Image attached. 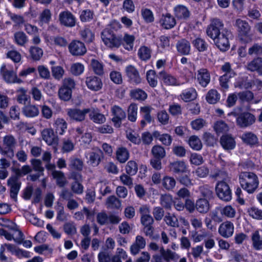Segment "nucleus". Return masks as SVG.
<instances>
[{
    "label": "nucleus",
    "instance_id": "obj_1",
    "mask_svg": "<svg viewBox=\"0 0 262 262\" xmlns=\"http://www.w3.org/2000/svg\"><path fill=\"white\" fill-rule=\"evenodd\" d=\"M239 179L241 187L250 194L253 193L258 186V178L253 172H242Z\"/></svg>",
    "mask_w": 262,
    "mask_h": 262
},
{
    "label": "nucleus",
    "instance_id": "obj_2",
    "mask_svg": "<svg viewBox=\"0 0 262 262\" xmlns=\"http://www.w3.org/2000/svg\"><path fill=\"white\" fill-rule=\"evenodd\" d=\"M76 83L74 79L68 77L63 79L62 85L58 91L59 99L68 101L72 98V91L75 88Z\"/></svg>",
    "mask_w": 262,
    "mask_h": 262
},
{
    "label": "nucleus",
    "instance_id": "obj_3",
    "mask_svg": "<svg viewBox=\"0 0 262 262\" xmlns=\"http://www.w3.org/2000/svg\"><path fill=\"white\" fill-rule=\"evenodd\" d=\"M223 21L218 18H213L210 20V23L206 29L207 35L211 38H215L221 34L223 30H227L224 28Z\"/></svg>",
    "mask_w": 262,
    "mask_h": 262
},
{
    "label": "nucleus",
    "instance_id": "obj_4",
    "mask_svg": "<svg viewBox=\"0 0 262 262\" xmlns=\"http://www.w3.org/2000/svg\"><path fill=\"white\" fill-rule=\"evenodd\" d=\"M231 32L228 30H223L221 34L212 38L216 46L222 52L227 51L230 48L229 37Z\"/></svg>",
    "mask_w": 262,
    "mask_h": 262
},
{
    "label": "nucleus",
    "instance_id": "obj_5",
    "mask_svg": "<svg viewBox=\"0 0 262 262\" xmlns=\"http://www.w3.org/2000/svg\"><path fill=\"white\" fill-rule=\"evenodd\" d=\"M3 141L5 148H3V152H0V153L10 158H12L14 156V148L17 143L16 139L13 136L9 135L5 136Z\"/></svg>",
    "mask_w": 262,
    "mask_h": 262
},
{
    "label": "nucleus",
    "instance_id": "obj_6",
    "mask_svg": "<svg viewBox=\"0 0 262 262\" xmlns=\"http://www.w3.org/2000/svg\"><path fill=\"white\" fill-rule=\"evenodd\" d=\"M70 53L74 56L84 55L87 51L83 42L77 40H72L68 46Z\"/></svg>",
    "mask_w": 262,
    "mask_h": 262
},
{
    "label": "nucleus",
    "instance_id": "obj_7",
    "mask_svg": "<svg viewBox=\"0 0 262 262\" xmlns=\"http://www.w3.org/2000/svg\"><path fill=\"white\" fill-rule=\"evenodd\" d=\"M111 113L113 116L112 121L115 127L119 128L121 126L122 121L126 118L125 111L118 105H114L111 108Z\"/></svg>",
    "mask_w": 262,
    "mask_h": 262
},
{
    "label": "nucleus",
    "instance_id": "obj_8",
    "mask_svg": "<svg viewBox=\"0 0 262 262\" xmlns=\"http://www.w3.org/2000/svg\"><path fill=\"white\" fill-rule=\"evenodd\" d=\"M236 124L241 128H246L252 125L255 121V116L249 112H244L236 117Z\"/></svg>",
    "mask_w": 262,
    "mask_h": 262
},
{
    "label": "nucleus",
    "instance_id": "obj_9",
    "mask_svg": "<svg viewBox=\"0 0 262 262\" xmlns=\"http://www.w3.org/2000/svg\"><path fill=\"white\" fill-rule=\"evenodd\" d=\"M90 112V108H69L67 110L68 116L71 120L81 122L85 120L86 115Z\"/></svg>",
    "mask_w": 262,
    "mask_h": 262
},
{
    "label": "nucleus",
    "instance_id": "obj_10",
    "mask_svg": "<svg viewBox=\"0 0 262 262\" xmlns=\"http://www.w3.org/2000/svg\"><path fill=\"white\" fill-rule=\"evenodd\" d=\"M233 25L236 28L239 35L248 36L251 30V27L247 21L238 18L235 20Z\"/></svg>",
    "mask_w": 262,
    "mask_h": 262
},
{
    "label": "nucleus",
    "instance_id": "obj_11",
    "mask_svg": "<svg viewBox=\"0 0 262 262\" xmlns=\"http://www.w3.org/2000/svg\"><path fill=\"white\" fill-rule=\"evenodd\" d=\"M218 232L220 235L223 237H231L234 232L233 224L229 221L222 223L219 227Z\"/></svg>",
    "mask_w": 262,
    "mask_h": 262
},
{
    "label": "nucleus",
    "instance_id": "obj_12",
    "mask_svg": "<svg viewBox=\"0 0 262 262\" xmlns=\"http://www.w3.org/2000/svg\"><path fill=\"white\" fill-rule=\"evenodd\" d=\"M7 184L9 187L10 196H16L21 184L19 178L15 176L10 177L7 180Z\"/></svg>",
    "mask_w": 262,
    "mask_h": 262
},
{
    "label": "nucleus",
    "instance_id": "obj_13",
    "mask_svg": "<svg viewBox=\"0 0 262 262\" xmlns=\"http://www.w3.org/2000/svg\"><path fill=\"white\" fill-rule=\"evenodd\" d=\"M59 20L60 24L66 27H73L75 25V18L74 15L68 11L61 12L59 15Z\"/></svg>",
    "mask_w": 262,
    "mask_h": 262
},
{
    "label": "nucleus",
    "instance_id": "obj_14",
    "mask_svg": "<svg viewBox=\"0 0 262 262\" xmlns=\"http://www.w3.org/2000/svg\"><path fill=\"white\" fill-rule=\"evenodd\" d=\"M125 72L130 83L137 84L141 82L139 73L134 66L131 65L127 66L125 69Z\"/></svg>",
    "mask_w": 262,
    "mask_h": 262
},
{
    "label": "nucleus",
    "instance_id": "obj_15",
    "mask_svg": "<svg viewBox=\"0 0 262 262\" xmlns=\"http://www.w3.org/2000/svg\"><path fill=\"white\" fill-rule=\"evenodd\" d=\"M215 189L217 196H231V190L226 182H217Z\"/></svg>",
    "mask_w": 262,
    "mask_h": 262
},
{
    "label": "nucleus",
    "instance_id": "obj_16",
    "mask_svg": "<svg viewBox=\"0 0 262 262\" xmlns=\"http://www.w3.org/2000/svg\"><path fill=\"white\" fill-rule=\"evenodd\" d=\"M197 80L203 88H205L210 82V73L207 69L202 68L198 71Z\"/></svg>",
    "mask_w": 262,
    "mask_h": 262
},
{
    "label": "nucleus",
    "instance_id": "obj_17",
    "mask_svg": "<svg viewBox=\"0 0 262 262\" xmlns=\"http://www.w3.org/2000/svg\"><path fill=\"white\" fill-rule=\"evenodd\" d=\"M246 69L251 72L256 71L262 76V58L256 57L249 62L246 66Z\"/></svg>",
    "mask_w": 262,
    "mask_h": 262
},
{
    "label": "nucleus",
    "instance_id": "obj_18",
    "mask_svg": "<svg viewBox=\"0 0 262 262\" xmlns=\"http://www.w3.org/2000/svg\"><path fill=\"white\" fill-rule=\"evenodd\" d=\"M85 83L90 90L94 91H99L102 86V82L101 79L95 76H91L86 77Z\"/></svg>",
    "mask_w": 262,
    "mask_h": 262
},
{
    "label": "nucleus",
    "instance_id": "obj_19",
    "mask_svg": "<svg viewBox=\"0 0 262 262\" xmlns=\"http://www.w3.org/2000/svg\"><path fill=\"white\" fill-rule=\"evenodd\" d=\"M220 142L223 148L226 150L234 149L236 145L234 138L230 135H223L220 138Z\"/></svg>",
    "mask_w": 262,
    "mask_h": 262
},
{
    "label": "nucleus",
    "instance_id": "obj_20",
    "mask_svg": "<svg viewBox=\"0 0 262 262\" xmlns=\"http://www.w3.org/2000/svg\"><path fill=\"white\" fill-rule=\"evenodd\" d=\"M145 246V239L141 235H137L135 243L130 246V252L133 255H136L139 253L141 249H144Z\"/></svg>",
    "mask_w": 262,
    "mask_h": 262
},
{
    "label": "nucleus",
    "instance_id": "obj_21",
    "mask_svg": "<svg viewBox=\"0 0 262 262\" xmlns=\"http://www.w3.org/2000/svg\"><path fill=\"white\" fill-rule=\"evenodd\" d=\"M178 52L182 55H188L190 53L191 46L189 41L183 38L178 41L176 43Z\"/></svg>",
    "mask_w": 262,
    "mask_h": 262
},
{
    "label": "nucleus",
    "instance_id": "obj_22",
    "mask_svg": "<svg viewBox=\"0 0 262 262\" xmlns=\"http://www.w3.org/2000/svg\"><path fill=\"white\" fill-rule=\"evenodd\" d=\"M159 78L168 85L179 86L181 84L180 81L174 76L162 71L159 73Z\"/></svg>",
    "mask_w": 262,
    "mask_h": 262
},
{
    "label": "nucleus",
    "instance_id": "obj_23",
    "mask_svg": "<svg viewBox=\"0 0 262 262\" xmlns=\"http://www.w3.org/2000/svg\"><path fill=\"white\" fill-rule=\"evenodd\" d=\"M103 158V152L100 149L96 151L90 152L86 156V158L88 159V163L93 166H98Z\"/></svg>",
    "mask_w": 262,
    "mask_h": 262
},
{
    "label": "nucleus",
    "instance_id": "obj_24",
    "mask_svg": "<svg viewBox=\"0 0 262 262\" xmlns=\"http://www.w3.org/2000/svg\"><path fill=\"white\" fill-rule=\"evenodd\" d=\"M42 139L49 145H53L57 143V139L55 137L52 129L45 128L41 132Z\"/></svg>",
    "mask_w": 262,
    "mask_h": 262
},
{
    "label": "nucleus",
    "instance_id": "obj_25",
    "mask_svg": "<svg viewBox=\"0 0 262 262\" xmlns=\"http://www.w3.org/2000/svg\"><path fill=\"white\" fill-rule=\"evenodd\" d=\"M160 22L161 26L165 29H171L176 25V19L170 13L163 14Z\"/></svg>",
    "mask_w": 262,
    "mask_h": 262
},
{
    "label": "nucleus",
    "instance_id": "obj_26",
    "mask_svg": "<svg viewBox=\"0 0 262 262\" xmlns=\"http://www.w3.org/2000/svg\"><path fill=\"white\" fill-rule=\"evenodd\" d=\"M1 72L3 74L5 80L8 83L21 82V80L17 78L16 74L13 71L6 70V66H3L1 69Z\"/></svg>",
    "mask_w": 262,
    "mask_h": 262
},
{
    "label": "nucleus",
    "instance_id": "obj_27",
    "mask_svg": "<svg viewBox=\"0 0 262 262\" xmlns=\"http://www.w3.org/2000/svg\"><path fill=\"white\" fill-rule=\"evenodd\" d=\"M23 114L28 118H33L39 115V111L37 106L34 104H28L22 108Z\"/></svg>",
    "mask_w": 262,
    "mask_h": 262
},
{
    "label": "nucleus",
    "instance_id": "obj_28",
    "mask_svg": "<svg viewBox=\"0 0 262 262\" xmlns=\"http://www.w3.org/2000/svg\"><path fill=\"white\" fill-rule=\"evenodd\" d=\"M169 170L175 173H185L187 171V165L183 161H177L169 165Z\"/></svg>",
    "mask_w": 262,
    "mask_h": 262
},
{
    "label": "nucleus",
    "instance_id": "obj_29",
    "mask_svg": "<svg viewBox=\"0 0 262 262\" xmlns=\"http://www.w3.org/2000/svg\"><path fill=\"white\" fill-rule=\"evenodd\" d=\"M244 143L250 146L257 145L258 144V140L254 134L252 132H246L241 137Z\"/></svg>",
    "mask_w": 262,
    "mask_h": 262
},
{
    "label": "nucleus",
    "instance_id": "obj_30",
    "mask_svg": "<svg viewBox=\"0 0 262 262\" xmlns=\"http://www.w3.org/2000/svg\"><path fill=\"white\" fill-rule=\"evenodd\" d=\"M152 108L150 106H143L140 108V113L141 114L143 120L141 121V125L144 127L147 123H149L152 121V118L150 115V112Z\"/></svg>",
    "mask_w": 262,
    "mask_h": 262
},
{
    "label": "nucleus",
    "instance_id": "obj_31",
    "mask_svg": "<svg viewBox=\"0 0 262 262\" xmlns=\"http://www.w3.org/2000/svg\"><path fill=\"white\" fill-rule=\"evenodd\" d=\"M116 157L117 161L120 163H124L129 158V152L124 147H118L116 151Z\"/></svg>",
    "mask_w": 262,
    "mask_h": 262
},
{
    "label": "nucleus",
    "instance_id": "obj_32",
    "mask_svg": "<svg viewBox=\"0 0 262 262\" xmlns=\"http://www.w3.org/2000/svg\"><path fill=\"white\" fill-rule=\"evenodd\" d=\"M210 178L219 181L225 182L229 180L230 178L228 173L225 170L215 169L211 172Z\"/></svg>",
    "mask_w": 262,
    "mask_h": 262
},
{
    "label": "nucleus",
    "instance_id": "obj_33",
    "mask_svg": "<svg viewBox=\"0 0 262 262\" xmlns=\"http://www.w3.org/2000/svg\"><path fill=\"white\" fill-rule=\"evenodd\" d=\"M89 113L90 119L95 123L102 124L106 121L105 116L100 113L98 110L90 109V112Z\"/></svg>",
    "mask_w": 262,
    "mask_h": 262
},
{
    "label": "nucleus",
    "instance_id": "obj_34",
    "mask_svg": "<svg viewBox=\"0 0 262 262\" xmlns=\"http://www.w3.org/2000/svg\"><path fill=\"white\" fill-rule=\"evenodd\" d=\"M252 246L256 250H262V236L258 231H255L251 235Z\"/></svg>",
    "mask_w": 262,
    "mask_h": 262
},
{
    "label": "nucleus",
    "instance_id": "obj_35",
    "mask_svg": "<svg viewBox=\"0 0 262 262\" xmlns=\"http://www.w3.org/2000/svg\"><path fill=\"white\" fill-rule=\"evenodd\" d=\"M181 98L185 102H189L194 100L197 97L195 90L192 88L184 91L180 95Z\"/></svg>",
    "mask_w": 262,
    "mask_h": 262
},
{
    "label": "nucleus",
    "instance_id": "obj_36",
    "mask_svg": "<svg viewBox=\"0 0 262 262\" xmlns=\"http://www.w3.org/2000/svg\"><path fill=\"white\" fill-rule=\"evenodd\" d=\"M220 94L215 89L210 90L206 95V100L210 104H215L220 99Z\"/></svg>",
    "mask_w": 262,
    "mask_h": 262
},
{
    "label": "nucleus",
    "instance_id": "obj_37",
    "mask_svg": "<svg viewBox=\"0 0 262 262\" xmlns=\"http://www.w3.org/2000/svg\"><path fill=\"white\" fill-rule=\"evenodd\" d=\"M14 42L19 46H25L28 41V38L23 31H17L14 34Z\"/></svg>",
    "mask_w": 262,
    "mask_h": 262
},
{
    "label": "nucleus",
    "instance_id": "obj_38",
    "mask_svg": "<svg viewBox=\"0 0 262 262\" xmlns=\"http://www.w3.org/2000/svg\"><path fill=\"white\" fill-rule=\"evenodd\" d=\"M192 44L199 52H205L208 47V45L206 41L200 37L193 40Z\"/></svg>",
    "mask_w": 262,
    "mask_h": 262
},
{
    "label": "nucleus",
    "instance_id": "obj_39",
    "mask_svg": "<svg viewBox=\"0 0 262 262\" xmlns=\"http://www.w3.org/2000/svg\"><path fill=\"white\" fill-rule=\"evenodd\" d=\"M174 14L178 18H186L189 17V12L187 8L182 5L177 6L174 8Z\"/></svg>",
    "mask_w": 262,
    "mask_h": 262
},
{
    "label": "nucleus",
    "instance_id": "obj_40",
    "mask_svg": "<svg viewBox=\"0 0 262 262\" xmlns=\"http://www.w3.org/2000/svg\"><path fill=\"white\" fill-rule=\"evenodd\" d=\"M56 133L59 135H63L67 128V123L62 118H57L54 124Z\"/></svg>",
    "mask_w": 262,
    "mask_h": 262
},
{
    "label": "nucleus",
    "instance_id": "obj_41",
    "mask_svg": "<svg viewBox=\"0 0 262 262\" xmlns=\"http://www.w3.org/2000/svg\"><path fill=\"white\" fill-rule=\"evenodd\" d=\"M135 39L134 36L125 34L123 38H122V43L121 45L126 50L132 51L133 49Z\"/></svg>",
    "mask_w": 262,
    "mask_h": 262
},
{
    "label": "nucleus",
    "instance_id": "obj_42",
    "mask_svg": "<svg viewBox=\"0 0 262 262\" xmlns=\"http://www.w3.org/2000/svg\"><path fill=\"white\" fill-rule=\"evenodd\" d=\"M196 208L201 213H206L209 209L208 201L205 198H200L196 203Z\"/></svg>",
    "mask_w": 262,
    "mask_h": 262
},
{
    "label": "nucleus",
    "instance_id": "obj_43",
    "mask_svg": "<svg viewBox=\"0 0 262 262\" xmlns=\"http://www.w3.org/2000/svg\"><path fill=\"white\" fill-rule=\"evenodd\" d=\"M91 65L94 73L99 76H102L104 74L103 64L98 60L93 59L91 60Z\"/></svg>",
    "mask_w": 262,
    "mask_h": 262
},
{
    "label": "nucleus",
    "instance_id": "obj_44",
    "mask_svg": "<svg viewBox=\"0 0 262 262\" xmlns=\"http://www.w3.org/2000/svg\"><path fill=\"white\" fill-rule=\"evenodd\" d=\"M29 52L31 58L36 61L40 60L43 55L42 50L35 46H31L29 49Z\"/></svg>",
    "mask_w": 262,
    "mask_h": 262
},
{
    "label": "nucleus",
    "instance_id": "obj_45",
    "mask_svg": "<svg viewBox=\"0 0 262 262\" xmlns=\"http://www.w3.org/2000/svg\"><path fill=\"white\" fill-rule=\"evenodd\" d=\"M113 31L109 29H105L101 33V38L106 46H110L111 44L110 39L114 36Z\"/></svg>",
    "mask_w": 262,
    "mask_h": 262
},
{
    "label": "nucleus",
    "instance_id": "obj_46",
    "mask_svg": "<svg viewBox=\"0 0 262 262\" xmlns=\"http://www.w3.org/2000/svg\"><path fill=\"white\" fill-rule=\"evenodd\" d=\"M52 174L53 178L56 179L57 185L60 187H63L67 183L64 173L62 172L54 170Z\"/></svg>",
    "mask_w": 262,
    "mask_h": 262
},
{
    "label": "nucleus",
    "instance_id": "obj_47",
    "mask_svg": "<svg viewBox=\"0 0 262 262\" xmlns=\"http://www.w3.org/2000/svg\"><path fill=\"white\" fill-rule=\"evenodd\" d=\"M138 55L142 60L146 61L151 57V50L146 46H142L138 50Z\"/></svg>",
    "mask_w": 262,
    "mask_h": 262
},
{
    "label": "nucleus",
    "instance_id": "obj_48",
    "mask_svg": "<svg viewBox=\"0 0 262 262\" xmlns=\"http://www.w3.org/2000/svg\"><path fill=\"white\" fill-rule=\"evenodd\" d=\"M248 53L250 56L259 57L262 55V46L258 43H254L248 49Z\"/></svg>",
    "mask_w": 262,
    "mask_h": 262
},
{
    "label": "nucleus",
    "instance_id": "obj_49",
    "mask_svg": "<svg viewBox=\"0 0 262 262\" xmlns=\"http://www.w3.org/2000/svg\"><path fill=\"white\" fill-rule=\"evenodd\" d=\"M151 152L154 158L163 159L166 155L165 149L161 145L154 146Z\"/></svg>",
    "mask_w": 262,
    "mask_h": 262
},
{
    "label": "nucleus",
    "instance_id": "obj_50",
    "mask_svg": "<svg viewBox=\"0 0 262 262\" xmlns=\"http://www.w3.org/2000/svg\"><path fill=\"white\" fill-rule=\"evenodd\" d=\"M188 144L194 150H199L202 147V144L200 139L196 136H192L189 138Z\"/></svg>",
    "mask_w": 262,
    "mask_h": 262
},
{
    "label": "nucleus",
    "instance_id": "obj_51",
    "mask_svg": "<svg viewBox=\"0 0 262 262\" xmlns=\"http://www.w3.org/2000/svg\"><path fill=\"white\" fill-rule=\"evenodd\" d=\"M221 213L226 217L231 219L235 216L236 211L231 206L227 205L221 209Z\"/></svg>",
    "mask_w": 262,
    "mask_h": 262
},
{
    "label": "nucleus",
    "instance_id": "obj_52",
    "mask_svg": "<svg viewBox=\"0 0 262 262\" xmlns=\"http://www.w3.org/2000/svg\"><path fill=\"white\" fill-rule=\"evenodd\" d=\"M247 16L252 19L259 20L261 17L259 9L256 6L250 7L248 10Z\"/></svg>",
    "mask_w": 262,
    "mask_h": 262
},
{
    "label": "nucleus",
    "instance_id": "obj_53",
    "mask_svg": "<svg viewBox=\"0 0 262 262\" xmlns=\"http://www.w3.org/2000/svg\"><path fill=\"white\" fill-rule=\"evenodd\" d=\"M69 160V166L71 168L76 169L78 171L82 170L83 168V163L81 159L75 157H71Z\"/></svg>",
    "mask_w": 262,
    "mask_h": 262
},
{
    "label": "nucleus",
    "instance_id": "obj_54",
    "mask_svg": "<svg viewBox=\"0 0 262 262\" xmlns=\"http://www.w3.org/2000/svg\"><path fill=\"white\" fill-rule=\"evenodd\" d=\"M126 172L129 176H134L138 171V165L133 160L129 161L125 166Z\"/></svg>",
    "mask_w": 262,
    "mask_h": 262
},
{
    "label": "nucleus",
    "instance_id": "obj_55",
    "mask_svg": "<svg viewBox=\"0 0 262 262\" xmlns=\"http://www.w3.org/2000/svg\"><path fill=\"white\" fill-rule=\"evenodd\" d=\"M82 38L88 43L93 41L94 39V34L89 28H85L80 31Z\"/></svg>",
    "mask_w": 262,
    "mask_h": 262
},
{
    "label": "nucleus",
    "instance_id": "obj_56",
    "mask_svg": "<svg viewBox=\"0 0 262 262\" xmlns=\"http://www.w3.org/2000/svg\"><path fill=\"white\" fill-rule=\"evenodd\" d=\"M162 185L167 190H171L176 185V181L172 177L165 176L162 180Z\"/></svg>",
    "mask_w": 262,
    "mask_h": 262
},
{
    "label": "nucleus",
    "instance_id": "obj_57",
    "mask_svg": "<svg viewBox=\"0 0 262 262\" xmlns=\"http://www.w3.org/2000/svg\"><path fill=\"white\" fill-rule=\"evenodd\" d=\"M137 105L135 103H132L128 108V119L132 122H135L137 119Z\"/></svg>",
    "mask_w": 262,
    "mask_h": 262
},
{
    "label": "nucleus",
    "instance_id": "obj_58",
    "mask_svg": "<svg viewBox=\"0 0 262 262\" xmlns=\"http://www.w3.org/2000/svg\"><path fill=\"white\" fill-rule=\"evenodd\" d=\"M53 77L56 80H60L64 73V70L60 66H54L51 68Z\"/></svg>",
    "mask_w": 262,
    "mask_h": 262
},
{
    "label": "nucleus",
    "instance_id": "obj_59",
    "mask_svg": "<svg viewBox=\"0 0 262 262\" xmlns=\"http://www.w3.org/2000/svg\"><path fill=\"white\" fill-rule=\"evenodd\" d=\"M9 16L14 23V27H20L25 23V19L23 16L15 13H9Z\"/></svg>",
    "mask_w": 262,
    "mask_h": 262
},
{
    "label": "nucleus",
    "instance_id": "obj_60",
    "mask_svg": "<svg viewBox=\"0 0 262 262\" xmlns=\"http://www.w3.org/2000/svg\"><path fill=\"white\" fill-rule=\"evenodd\" d=\"M132 98L138 100H144L147 97L146 93L141 89H136L131 91Z\"/></svg>",
    "mask_w": 262,
    "mask_h": 262
},
{
    "label": "nucleus",
    "instance_id": "obj_61",
    "mask_svg": "<svg viewBox=\"0 0 262 262\" xmlns=\"http://www.w3.org/2000/svg\"><path fill=\"white\" fill-rule=\"evenodd\" d=\"M214 129L217 134H219L227 132L229 127L224 121L220 120L215 122L214 125Z\"/></svg>",
    "mask_w": 262,
    "mask_h": 262
},
{
    "label": "nucleus",
    "instance_id": "obj_62",
    "mask_svg": "<svg viewBox=\"0 0 262 262\" xmlns=\"http://www.w3.org/2000/svg\"><path fill=\"white\" fill-rule=\"evenodd\" d=\"M84 71V66L80 63H75L72 64L70 68V72L72 75L78 76L81 74Z\"/></svg>",
    "mask_w": 262,
    "mask_h": 262
},
{
    "label": "nucleus",
    "instance_id": "obj_63",
    "mask_svg": "<svg viewBox=\"0 0 262 262\" xmlns=\"http://www.w3.org/2000/svg\"><path fill=\"white\" fill-rule=\"evenodd\" d=\"M117 254L113 256L111 258L112 262H122L121 259H125L127 255L126 252L122 249L118 248L117 249Z\"/></svg>",
    "mask_w": 262,
    "mask_h": 262
},
{
    "label": "nucleus",
    "instance_id": "obj_64",
    "mask_svg": "<svg viewBox=\"0 0 262 262\" xmlns=\"http://www.w3.org/2000/svg\"><path fill=\"white\" fill-rule=\"evenodd\" d=\"M249 215L252 218L261 220H262V210L255 207H251L248 210Z\"/></svg>",
    "mask_w": 262,
    "mask_h": 262
}]
</instances>
